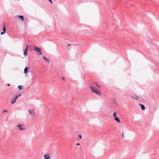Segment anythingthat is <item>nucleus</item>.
<instances>
[{
    "label": "nucleus",
    "mask_w": 159,
    "mask_h": 159,
    "mask_svg": "<svg viewBox=\"0 0 159 159\" xmlns=\"http://www.w3.org/2000/svg\"><path fill=\"white\" fill-rule=\"evenodd\" d=\"M70 45H71V44H68V46H70Z\"/></svg>",
    "instance_id": "obj_28"
},
{
    "label": "nucleus",
    "mask_w": 159,
    "mask_h": 159,
    "mask_svg": "<svg viewBox=\"0 0 159 159\" xmlns=\"http://www.w3.org/2000/svg\"><path fill=\"white\" fill-rule=\"evenodd\" d=\"M91 89L92 92L96 93L98 95H100L101 94V93L100 90H97L93 87H91Z\"/></svg>",
    "instance_id": "obj_2"
},
{
    "label": "nucleus",
    "mask_w": 159,
    "mask_h": 159,
    "mask_svg": "<svg viewBox=\"0 0 159 159\" xmlns=\"http://www.w3.org/2000/svg\"><path fill=\"white\" fill-rule=\"evenodd\" d=\"M122 137L123 138L124 137V133L123 132L122 133Z\"/></svg>",
    "instance_id": "obj_25"
},
{
    "label": "nucleus",
    "mask_w": 159,
    "mask_h": 159,
    "mask_svg": "<svg viewBox=\"0 0 159 159\" xmlns=\"http://www.w3.org/2000/svg\"><path fill=\"white\" fill-rule=\"evenodd\" d=\"M7 85L8 86H10V84H7Z\"/></svg>",
    "instance_id": "obj_26"
},
{
    "label": "nucleus",
    "mask_w": 159,
    "mask_h": 159,
    "mask_svg": "<svg viewBox=\"0 0 159 159\" xmlns=\"http://www.w3.org/2000/svg\"><path fill=\"white\" fill-rule=\"evenodd\" d=\"M76 145H80V143H77V144H76Z\"/></svg>",
    "instance_id": "obj_27"
},
{
    "label": "nucleus",
    "mask_w": 159,
    "mask_h": 159,
    "mask_svg": "<svg viewBox=\"0 0 159 159\" xmlns=\"http://www.w3.org/2000/svg\"><path fill=\"white\" fill-rule=\"evenodd\" d=\"M114 119L118 122L120 123V119L119 117H116Z\"/></svg>",
    "instance_id": "obj_12"
},
{
    "label": "nucleus",
    "mask_w": 159,
    "mask_h": 159,
    "mask_svg": "<svg viewBox=\"0 0 159 159\" xmlns=\"http://www.w3.org/2000/svg\"><path fill=\"white\" fill-rule=\"evenodd\" d=\"M62 80L64 81H65V78L64 77H63L62 78Z\"/></svg>",
    "instance_id": "obj_24"
},
{
    "label": "nucleus",
    "mask_w": 159,
    "mask_h": 159,
    "mask_svg": "<svg viewBox=\"0 0 159 159\" xmlns=\"http://www.w3.org/2000/svg\"><path fill=\"white\" fill-rule=\"evenodd\" d=\"M28 46H27L26 48L24 50V55L25 56H26L28 55Z\"/></svg>",
    "instance_id": "obj_5"
},
{
    "label": "nucleus",
    "mask_w": 159,
    "mask_h": 159,
    "mask_svg": "<svg viewBox=\"0 0 159 159\" xmlns=\"http://www.w3.org/2000/svg\"><path fill=\"white\" fill-rule=\"evenodd\" d=\"M6 30V27L5 26V23H4V25H3V27L2 28L3 31L1 32V34L2 35V34H5V33Z\"/></svg>",
    "instance_id": "obj_3"
},
{
    "label": "nucleus",
    "mask_w": 159,
    "mask_h": 159,
    "mask_svg": "<svg viewBox=\"0 0 159 159\" xmlns=\"http://www.w3.org/2000/svg\"><path fill=\"white\" fill-rule=\"evenodd\" d=\"M79 138H80V139H81V138L82 137L81 135H79Z\"/></svg>",
    "instance_id": "obj_22"
},
{
    "label": "nucleus",
    "mask_w": 159,
    "mask_h": 159,
    "mask_svg": "<svg viewBox=\"0 0 159 159\" xmlns=\"http://www.w3.org/2000/svg\"><path fill=\"white\" fill-rule=\"evenodd\" d=\"M44 159H50V157L49 155L46 154H45L44 155Z\"/></svg>",
    "instance_id": "obj_8"
},
{
    "label": "nucleus",
    "mask_w": 159,
    "mask_h": 159,
    "mask_svg": "<svg viewBox=\"0 0 159 159\" xmlns=\"http://www.w3.org/2000/svg\"><path fill=\"white\" fill-rule=\"evenodd\" d=\"M21 94H22V93H20V94H18V95H17V96L18 97H19L21 96Z\"/></svg>",
    "instance_id": "obj_19"
},
{
    "label": "nucleus",
    "mask_w": 159,
    "mask_h": 159,
    "mask_svg": "<svg viewBox=\"0 0 159 159\" xmlns=\"http://www.w3.org/2000/svg\"><path fill=\"white\" fill-rule=\"evenodd\" d=\"M7 112V111L6 110H4L3 111V113H4V112Z\"/></svg>",
    "instance_id": "obj_23"
},
{
    "label": "nucleus",
    "mask_w": 159,
    "mask_h": 159,
    "mask_svg": "<svg viewBox=\"0 0 159 159\" xmlns=\"http://www.w3.org/2000/svg\"><path fill=\"white\" fill-rule=\"evenodd\" d=\"M16 126L18 127V128L20 130H22L25 129L24 128H22V125L21 124H20L17 125Z\"/></svg>",
    "instance_id": "obj_6"
},
{
    "label": "nucleus",
    "mask_w": 159,
    "mask_h": 159,
    "mask_svg": "<svg viewBox=\"0 0 159 159\" xmlns=\"http://www.w3.org/2000/svg\"><path fill=\"white\" fill-rule=\"evenodd\" d=\"M94 85L95 86H96L97 87H98V88H100V86L98 85L97 83H94Z\"/></svg>",
    "instance_id": "obj_16"
},
{
    "label": "nucleus",
    "mask_w": 159,
    "mask_h": 159,
    "mask_svg": "<svg viewBox=\"0 0 159 159\" xmlns=\"http://www.w3.org/2000/svg\"><path fill=\"white\" fill-rule=\"evenodd\" d=\"M43 58L48 63H49L50 61L48 59L46 58L45 57H43Z\"/></svg>",
    "instance_id": "obj_11"
},
{
    "label": "nucleus",
    "mask_w": 159,
    "mask_h": 159,
    "mask_svg": "<svg viewBox=\"0 0 159 159\" xmlns=\"http://www.w3.org/2000/svg\"><path fill=\"white\" fill-rule=\"evenodd\" d=\"M32 114H33V115H34V112H33V113H32Z\"/></svg>",
    "instance_id": "obj_29"
},
{
    "label": "nucleus",
    "mask_w": 159,
    "mask_h": 159,
    "mask_svg": "<svg viewBox=\"0 0 159 159\" xmlns=\"http://www.w3.org/2000/svg\"><path fill=\"white\" fill-rule=\"evenodd\" d=\"M130 97L133 98L137 99L139 98V97L134 94H132L130 95Z\"/></svg>",
    "instance_id": "obj_4"
},
{
    "label": "nucleus",
    "mask_w": 159,
    "mask_h": 159,
    "mask_svg": "<svg viewBox=\"0 0 159 159\" xmlns=\"http://www.w3.org/2000/svg\"><path fill=\"white\" fill-rule=\"evenodd\" d=\"M116 115H117V113L116 112H115L113 113V116L115 118L116 117Z\"/></svg>",
    "instance_id": "obj_17"
},
{
    "label": "nucleus",
    "mask_w": 159,
    "mask_h": 159,
    "mask_svg": "<svg viewBox=\"0 0 159 159\" xmlns=\"http://www.w3.org/2000/svg\"><path fill=\"white\" fill-rule=\"evenodd\" d=\"M29 68L27 66L25 67V68L24 69V73L25 74H26L28 72V70Z\"/></svg>",
    "instance_id": "obj_7"
},
{
    "label": "nucleus",
    "mask_w": 159,
    "mask_h": 159,
    "mask_svg": "<svg viewBox=\"0 0 159 159\" xmlns=\"http://www.w3.org/2000/svg\"><path fill=\"white\" fill-rule=\"evenodd\" d=\"M16 101V99H15L14 98H13L11 100V103L12 104H13Z\"/></svg>",
    "instance_id": "obj_13"
},
{
    "label": "nucleus",
    "mask_w": 159,
    "mask_h": 159,
    "mask_svg": "<svg viewBox=\"0 0 159 159\" xmlns=\"http://www.w3.org/2000/svg\"><path fill=\"white\" fill-rule=\"evenodd\" d=\"M18 98L17 96V95H16L15 96V97L14 98L15 99H16H16H17V98Z\"/></svg>",
    "instance_id": "obj_18"
},
{
    "label": "nucleus",
    "mask_w": 159,
    "mask_h": 159,
    "mask_svg": "<svg viewBox=\"0 0 159 159\" xmlns=\"http://www.w3.org/2000/svg\"><path fill=\"white\" fill-rule=\"evenodd\" d=\"M48 1H49L51 3H52V0H48Z\"/></svg>",
    "instance_id": "obj_21"
},
{
    "label": "nucleus",
    "mask_w": 159,
    "mask_h": 159,
    "mask_svg": "<svg viewBox=\"0 0 159 159\" xmlns=\"http://www.w3.org/2000/svg\"><path fill=\"white\" fill-rule=\"evenodd\" d=\"M18 88L19 90H21L23 89V86L21 85H19L18 87Z\"/></svg>",
    "instance_id": "obj_14"
},
{
    "label": "nucleus",
    "mask_w": 159,
    "mask_h": 159,
    "mask_svg": "<svg viewBox=\"0 0 159 159\" xmlns=\"http://www.w3.org/2000/svg\"><path fill=\"white\" fill-rule=\"evenodd\" d=\"M140 106L142 110H145V108L144 106L143 105L140 103Z\"/></svg>",
    "instance_id": "obj_9"
},
{
    "label": "nucleus",
    "mask_w": 159,
    "mask_h": 159,
    "mask_svg": "<svg viewBox=\"0 0 159 159\" xmlns=\"http://www.w3.org/2000/svg\"><path fill=\"white\" fill-rule=\"evenodd\" d=\"M17 17L19 18L22 21H23L24 20V19L23 16L18 15Z\"/></svg>",
    "instance_id": "obj_10"
},
{
    "label": "nucleus",
    "mask_w": 159,
    "mask_h": 159,
    "mask_svg": "<svg viewBox=\"0 0 159 159\" xmlns=\"http://www.w3.org/2000/svg\"><path fill=\"white\" fill-rule=\"evenodd\" d=\"M17 1H19V0H17Z\"/></svg>",
    "instance_id": "obj_30"
},
{
    "label": "nucleus",
    "mask_w": 159,
    "mask_h": 159,
    "mask_svg": "<svg viewBox=\"0 0 159 159\" xmlns=\"http://www.w3.org/2000/svg\"><path fill=\"white\" fill-rule=\"evenodd\" d=\"M34 50L35 51L38 55H41L42 52L41 48L36 46H34Z\"/></svg>",
    "instance_id": "obj_1"
},
{
    "label": "nucleus",
    "mask_w": 159,
    "mask_h": 159,
    "mask_svg": "<svg viewBox=\"0 0 159 159\" xmlns=\"http://www.w3.org/2000/svg\"><path fill=\"white\" fill-rule=\"evenodd\" d=\"M113 102L115 104H117V103L116 102V99L115 98H113Z\"/></svg>",
    "instance_id": "obj_15"
},
{
    "label": "nucleus",
    "mask_w": 159,
    "mask_h": 159,
    "mask_svg": "<svg viewBox=\"0 0 159 159\" xmlns=\"http://www.w3.org/2000/svg\"><path fill=\"white\" fill-rule=\"evenodd\" d=\"M28 111L29 112V113H30V114H32V111L30 110H28Z\"/></svg>",
    "instance_id": "obj_20"
}]
</instances>
